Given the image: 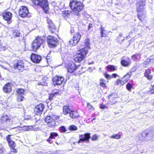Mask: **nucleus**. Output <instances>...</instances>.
Masks as SVG:
<instances>
[{
	"mask_svg": "<svg viewBox=\"0 0 154 154\" xmlns=\"http://www.w3.org/2000/svg\"><path fill=\"white\" fill-rule=\"evenodd\" d=\"M145 0H139L136 4L137 11L139 19L142 21L145 17L144 11Z\"/></svg>",
	"mask_w": 154,
	"mask_h": 154,
	"instance_id": "f257e3e1",
	"label": "nucleus"
},
{
	"mask_svg": "<svg viewBox=\"0 0 154 154\" xmlns=\"http://www.w3.org/2000/svg\"><path fill=\"white\" fill-rule=\"evenodd\" d=\"M70 7L72 11L76 15L79 16V12L83 9L84 5L77 1L73 0L69 3Z\"/></svg>",
	"mask_w": 154,
	"mask_h": 154,
	"instance_id": "f03ea898",
	"label": "nucleus"
},
{
	"mask_svg": "<svg viewBox=\"0 0 154 154\" xmlns=\"http://www.w3.org/2000/svg\"><path fill=\"white\" fill-rule=\"evenodd\" d=\"M86 48H82L78 51L76 54L73 56V60L76 62H79L82 60L88 53Z\"/></svg>",
	"mask_w": 154,
	"mask_h": 154,
	"instance_id": "7ed1b4c3",
	"label": "nucleus"
},
{
	"mask_svg": "<svg viewBox=\"0 0 154 154\" xmlns=\"http://www.w3.org/2000/svg\"><path fill=\"white\" fill-rule=\"evenodd\" d=\"M45 40V38L44 37L39 36L36 37L32 44L33 50L35 51L38 49L43 44Z\"/></svg>",
	"mask_w": 154,
	"mask_h": 154,
	"instance_id": "20e7f679",
	"label": "nucleus"
},
{
	"mask_svg": "<svg viewBox=\"0 0 154 154\" xmlns=\"http://www.w3.org/2000/svg\"><path fill=\"white\" fill-rule=\"evenodd\" d=\"M33 3L41 7L46 13L48 12L49 7L47 0H34Z\"/></svg>",
	"mask_w": 154,
	"mask_h": 154,
	"instance_id": "39448f33",
	"label": "nucleus"
},
{
	"mask_svg": "<svg viewBox=\"0 0 154 154\" xmlns=\"http://www.w3.org/2000/svg\"><path fill=\"white\" fill-rule=\"evenodd\" d=\"M27 64H28L27 62H24L21 60H19L14 64V66L15 69H17L19 70L22 71L26 69L27 67Z\"/></svg>",
	"mask_w": 154,
	"mask_h": 154,
	"instance_id": "423d86ee",
	"label": "nucleus"
},
{
	"mask_svg": "<svg viewBox=\"0 0 154 154\" xmlns=\"http://www.w3.org/2000/svg\"><path fill=\"white\" fill-rule=\"evenodd\" d=\"M10 121L14 123H17L19 122V120L17 117L11 118L5 115H3L0 117V123H4L5 122H9Z\"/></svg>",
	"mask_w": 154,
	"mask_h": 154,
	"instance_id": "0eeeda50",
	"label": "nucleus"
},
{
	"mask_svg": "<svg viewBox=\"0 0 154 154\" xmlns=\"http://www.w3.org/2000/svg\"><path fill=\"white\" fill-rule=\"evenodd\" d=\"M47 42L49 47L52 48L56 46L58 40L56 37L48 35L47 37Z\"/></svg>",
	"mask_w": 154,
	"mask_h": 154,
	"instance_id": "6e6552de",
	"label": "nucleus"
},
{
	"mask_svg": "<svg viewBox=\"0 0 154 154\" xmlns=\"http://www.w3.org/2000/svg\"><path fill=\"white\" fill-rule=\"evenodd\" d=\"M19 15L22 17H28L29 11L27 8L25 6H22L20 7L19 12Z\"/></svg>",
	"mask_w": 154,
	"mask_h": 154,
	"instance_id": "1a4fd4ad",
	"label": "nucleus"
},
{
	"mask_svg": "<svg viewBox=\"0 0 154 154\" xmlns=\"http://www.w3.org/2000/svg\"><path fill=\"white\" fill-rule=\"evenodd\" d=\"M90 138V134L86 133L81 134L79 136V140L78 142V143H82L83 142H88Z\"/></svg>",
	"mask_w": 154,
	"mask_h": 154,
	"instance_id": "9d476101",
	"label": "nucleus"
},
{
	"mask_svg": "<svg viewBox=\"0 0 154 154\" xmlns=\"http://www.w3.org/2000/svg\"><path fill=\"white\" fill-rule=\"evenodd\" d=\"M77 67L73 62H69L67 66L68 72L70 73H72L77 69Z\"/></svg>",
	"mask_w": 154,
	"mask_h": 154,
	"instance_id": "9b49d317",
	"label": "nucleus"
},
{
	"mask_svg": "<svg viewBox=\"0 0 154 154\" xmlns=\"http://www.w3.org/2000/svg\"><path fill=\"white\" fill-rule=\"evenodd\" d=\"M10 136L11 135H8L6 137V138L8 142L9 145L10 147L13 149V152H17V150L14 148L16 146L15 143L11 140V139L10 138Z\"/></svg>",
	"mask_w": 154,
	"mask_h": 154,
	"instance_id": "f8f14e48",
	"label": "nucleus"
},
{
	"mask_svg": "<svg viewBox=\"0 0 154 154\" xmlns=\"http://www.w3.org/2000/svg\"><path fill=\"white\" fill-rule=\"evenodd\" d=\"M64 79L61 76H57L54 77L53 80L54 85H60L63 82Z\"/></svg>",
	"mask_w": 154,
	"mask_h": 154,
	"instance_id": "ddd939ff",
	"label": "nucleus"
},
{
	"mask_svg": "<svg viewBox=\"0 0 154 154\" xmlns=\"http://www.w3.org/2000/svg\"><path fill=\"white\" fill-rule=\"evenodd\" d=\"M45 121L48 123V125L49 127H53L55 125L54 120L50 116L46 117L45 119Z\"/></svg>",
	"mask_w": 154,
	"mask_h": 154,
	"instance_id": "4468645a",
	"label": "nucleus"
},
{
	"mask_svg": "<svg viewBox=\"0 0 154 154\" xmlns=\"http://www.w3.org/2000/svg\"><path fill=\"white\" fill-rule=\"evenodd\" d=\"M45 106L42 104H40L36 106L34 109V111L37 115H39L42 113Z\"/></svg>",
	"mask_w": 154,
	"mask_h": 154,
	"instance_id": "2eb2a0df",
	"label": "nucleus"
},
{
	"mask_svg": "<svg viewBox=\"0 0 154 154\" xmlns=\"http://www.w3.org/2000/svg\"><path fill=\"white\" fill-rule=\"evenodd\" d=\"M2 16L4 19L8 21V22L10 23L12 16V14L9 12H4L2 14Z\"/></svg>",
	"mask_w": 154,
	"mask_h": 154,
	"instance_id": "dca6fc26",
	"label": "nucleus"
},
{
	"mask_svg": "<svg viewBox=\"0 0 154 154\" xmlns=\"http://www.w3.org/2000/svg\"><path fill=\"white\" fill-rule=\"evenodd\" d=\"M32 61L35 63H39L41 61L42 58L41 57L35 54H32L31 56Z\"/></svg>",
	"mask_w": 154,
	"mask_h": 154,
	"instance_id": "f3484780",
	"label": "nucleus"
},
{
	"mask_svg": "<svg viewBox=\"0 0 154 154\" xmlns=\"http://www.w3.org/2000/svg\"><path fill=\"white\" fill-rule=\"evenodd\" d=\"M47 23L48 24V26L49 29L51 30L52 32H53L56 29V28L52 23V21L49 18H48L47 20Z\"/></svg>",
	"mask_w": 154,
	"mask_h": 154,
	"instance_id": "a211bd4d",
	"label": "nucleus"
},
{
	"mask_svg": "<svg viewBox=\"0 0 154 154\" xmlns=\"http://www.w3.org/2000/svg\"><path fill=\"white\" fill-rule=\"evenodd\" d=\"M132 73V72L130 71L123 76L122 79L123 82V84H124L127 82L130 79Z\"/></svg>",
	"mask_w": 154,
	"mask_h": 154,
	"instance_id": "6ab92c4d",
	"label": "nucleus"
},
{
	"mask_svg": "<svg viewBox=\"0 0 154 154\" xmlns=\"http://www.w3.org/2000/svg\"><path fill=\"white\" fill-rule=\"evenodd\" d=\"M12 86V84L10 83H7L3 88L4 91L6 93L11 91Z\"/></svg>",
	"mask_w": 154,
	"mask_h": 154,
	"instance_id": "aec40b11",
	"label": "nucleus"
},
{
	"mask_svg": "<svg viewBox=\"0 0 154 154\" xmlns=\"http://www.w3.org/2000/svg\"><path fill=\"white\" fill-rule=\"evenodd\" d=\"M101 37H106L107 34L106 31L105 30V28L103 27L101 25L100 27Z\"/></svg>",
	"mask_w": 154,
	"mask_h": 154,
	"instance_id": "412c9836",
	"label": "nucleus"
},
{
	"mask_svg": "<svg viewBox=\"0 0 154 154\" xmlns=\"http://www.w3.org/2000/svg\"><path fill=\"white\" fill-rule=\"evenodd\" d=\"M81 37L80 34L78 33H76L74 35L72 39L75 41V43L76 42L78 43Z\"/></svg>",
	"mask_w": 154,
	"mask_h": 154,
	"instance_id": "4be33fe9",
	"label": "nucleus"
},
{
	"mask_svg": "<svg viewBox=\"0 0 154 154\" xmlns=\"http://www.w3.org/2000/svg\"><path fill=\"white\" fill-rule=\"evenodd\" d=\"M71 110L69 109L68 106H64L63 107V113L64 114L66 115L69 113Z\"/></svg>",
	"mask_w": 154,
	"mask_h": 154,
	"instance_id": "5701e85b",
	"label": "nucleus"
},
{
	"mask_svg": "<svg viewBox=\"0 0 154 154\" xmlns=\"http://www.w3.org/2000/svg\"><path fill=\"white\" fill-rule=\"evenodd\" d=\"M78 112L76 111L71 110L69 113L70 117L73 118H75L79 116Z\"/></svg>",
	"mask_w": 154,
	"mask_h": 154,
	"instance_id": "b1692460",
	"label": "nucleus"
},
{
	"mask_svg": "<svg viewBox=\"0 0 154 154\" xmlns=\"http://www.w3.org/2000/svg\"><path fill=\"white\" fill-rule=\"evenodd\" d=\"M84 43L86 48H86L87 50H88V48L89 49L90 48V41L89 39L87 38L85 39V40Z\"/></svg>",
	"mask_w": 154,
	"mask_h": 154,
	"instance_id": "393cba45",
	"label": "nucleus"
},
{
	"mask_svg": "<svg viewBox=\"0 0 154 154\" xmlns=\"http://www.w3.org/2000/svg\"><path fill=\"white\" fill-rule=\"evenodd\" d=\"M121 64L124 66H127L129 65L131 63L129 61H126L125 60H122L121 61Z\"/></svg>",
	"mask_w": 154,
	"mask_h": 154,
	"instance_id": "a878e982",
	"label": "nucleus"
},
{
	"mask_svg": "<svg viewBox=\"0 0 154 154\" xmlns=\"http://www.w3.org/2000/svg\"><path fill=\"white\" fill-rule=\"evenodd\" d=\"M20 33L19 31L16 30L13 32V37L15 38L17 37L20 36Z\"/></svg>",
	"mask_w": 154,
	"mask_h": 154,
	"instance_id": "bb28decb",
	"label": "nucleus"
},
{
	"mask_svg": "<svg viewBox=\"0 0 154 154\" xmlns=\"http://www.w3.org/2000/svg\"><path fill=\"white\" fill-rule=\"evenodd\" d=\"M24 90L23 89H18L17 90L19 96L24 94Z\"/></svg>",
	"mask_w": 154,
	"mask_h": 154,
	"instance_id": "cd10ccee",
	"label": "nucleus"
},
{
	"mask_svg": "<svg viewBox=\"0 0 154 154\" xmlns=\"http://www.w3.org/2000/svg\"><path fill=\"white\" fill-rule=\"evenodd\" d=\"M58 134L57 133L54 132H52L50 134V138L51 139H55L56 137H57Z\"/></svg>",
	"mask_w": 154,
	"mask_h": 154,
	"instance_id": "c85d7f7f",
	"label": "nucleus"
},
{
	"mask_svg": "<svg viewBox=\"0 0 154 154\" xmlns=\"http://www.w3.org/2000/svg\"><path fill=\"white\" fill-rule=\"evenodd\" d=\"M121 135L118 134H115L112 135L110 137L113 139H119L120 138Z\"/></svg>",
	"mask_w": 154,
	"mask_h": 154,
	"instance_id": "c756f323",
	"label": "nucleus"
},
{
	"mask_svg": "<svg viewBox=\"0 0 154 154\" xmlns=\"http://www.w3.org/2000/svg\"><path fill=\"white\" fill-rule=\"evenodd\" d=\"M105 81L103 79H101L100 81V86L103 87H106V84L104 83Z\"/></svg>",
	"mask_w": 154,
	"mask_h": 154,
	"instance_id": "7c9ffc66",
	"label": "nucleus"
},
{
	"mask_svg": "<svg viewBox=\"0 0 154 154\" xmlns=\"http://www.w3.org/2000/svg\"><path fill=\"white\" fill-rule=\"evenodd\" d=\"M106 68L108 70L109 69V71H114L116 69L115 66H113L109 65Z\"/></svg>",
	"mask_w": 154,
	"mask_h": 154,
	"instance_id": "2f4dec72",
	"label": "nucleus"
},
{
	"mask_svg": "<svg viewBox=\"0 0 154 154\" xmlns=\"http://www.w3.org/2000/svg\"><path fill=\"white\" fill-rule=\"evenodd\" d=\"M75 42L74 40L72 39L69 41V44L71 46L75 45L77 43L76 42L75 43Z\"/></svg>",
	"mask_w": 154,
	"mask_h": 154,
	"instance_id": "473e14b6",
	"label": "nucleus"
},
{
	"mask_svg": "<svg viewBox=\"0 0 154 154\" xmlns=\"http://www.w3.org/2000/svg\"><path fill=\"white\" fill-rule=\"evenodd\" d=\"M69 129L70 130L75 131L77 129V128L75 125H72L69 127Z\"/></svg>",
	"mask_w": 154,
	"mask_h": 154,
	"instance_id": "72a5a7b5",
	"label": "nucleus"
},
{
	"mask_svg": "<svg viewBox=\"0 0 154 154\" xmlns=\"http://www.w3.org/2000/svg\"><path fill=\"white\" fill-rule=\"evenodd\" d=\"M98 136L94 134L92 136L91 139L92 140L94 141L97 140L98 139Z\"/></svg>",
	"mask_w": 154,
	"mask_h": 154,
	"instance_id": "f704fd0d",
	"label": "nucleus"
},
{
	"mask_svg": "<svg viewBox=\"0 0 154 154\" xmlns=\"http://www.w3.org/2000/svg\"><path fill=\"white\" fill-rule=\"evenodd\" d=\"M60 131L61 132H65L66 131V129L65 126H62L60 128Z\"/></svg>",
	"mask_w": 154,
	"mask_h": 154,
	"instance_id": "c9c22d12",
	"label": "nucleus"
},
{
	"mask_svg": "<svg viewBox=\"0 0 154 154\" xmlns=\"http://www.w3.org/2000/svg\"><path fill=\"white\" fill-rule=\"evenodd\" d=\"M151 73V70L150 69H148L146 70L145 74L144 76L145 77H146L148 75H150V73Z\"/></svg>",
	"mask_w": 154,
	"mask_h": 154,
	"instance_id": "e433bc0d",
	"label": "nucleus"
},
{
	"mask_svg": "<svg viewBox=\"0 0 154 154\" xmlns=\"http://www.w3.org/2000/svg\"><path fill=\"white\" fill-rule=\"evenodd\" d=\"M120 83L122 85H123V82L122 80H120V79H117L115 82V84L117 85H118Z\"/></svg>",
	"mask_w": 154,
	"mask_h": 154,
	"instance_id": "4c0bfd02",
	"label": "nucleus"
},
{
	"mask_svg": "<svg viewBox=\"0 0 154 154\" xmlns=\"http://www.w3.org/2000/svg\"><path fill=\"white\" fill-rule=\"evenodd\" d=\"M132 87V85L131 84H127L126 86L127 89L128 90L130 91L131 89V88Z\"/></svg>",
	"mask_w": 154,
	"mask_h": 154,
	"instance_id": "58836bf2",
	"label": "nucleus"
},
{
	"mask_svg": "<svg viewBox=\"0 0 154 154\" xmlns=\"http://www.w3.org/2000/svg\"><path fill=\"white\" fill-rule=\"evenodd\" d=\"M104 75L105 77L107 79H110L112 78V75H109L106 73H105V74H104Z\"/></svg>",
	"mask_w": 154,
	"mask_h": 154,
	"instance_id": "ea45409f",
	"label": "nucleus"
},
{
	"mask_svg": "<svg viewBox=\"0 0 154 154\" xmlns=\"http://www.w3.org/2000/svg\"><path fill=\"white\" fill-rule=\"evenodd\" d=\"M138 56H140V54H135L133 55L132 56V58L134 60H135L137 59V57Z\"/></svg>",
	"mask_w": 154,
	"mask_h": 154,
	"instance_id": "a19ab883",
	"label": "nucleus"
},
{
	"mask_svg": "<svg viewBox=\"0 0 154 154\" xmlns=\"http://www.w3.org/2000/svg\"><path fill=\"white\" fill-rule=\"evenodd\" d=\"M148 93L150 94H152L154 93V89L152 88L148 91Z\"/></svg>",
	"mask_w": 154,
	"mask_h": 154,
	"instance_id": "79ce46f5",
	"label": "nucleus"
},
{
	"mask_svg": "<svg viewBox=\"0 0 154 154\" xmlns=\"http://www.w3.org/2000/svg\"><path fill=\"white\" fill-rule=\"evenodd\" d=\"M5 149L2 146H0V154H3Z\"/></svg>",
	"mask_w": 154,
	"mask_h": 154,
	"instance_id": "37998d69",
	"label": "nucleus"
},
{
	"mask_svg": "<svg viewBox=\"0 0 154 154\" xmlns=\"http://www.w3.org/2000/svg\"><path fill=\"white\" fill-rule=\"evenodd\" d=\"M138 137L140 140H143L144 139V137L142 134H139L138 135Z\"/></svg>",
	"mask_w": 154,
	"mask_h": 154,
	"instance_id": "c03bdc74",
	"label": "nucleus"
},
{
	"mask_svg": "<svg viewBox=\"0 0 154 154\" xmlns=\"http://www.w3.org/2000/svg\"><path fill=\"white\" fill-rule=\"evenodd\" d=\"M71 12L69 11H66L63 12V14L66 15H69Z\"/></svg>",
	"mask_w": 154,
	"mask_h": 154,
	"instance_id": "a18cd8bd",
	"label": "nucleus"
},
{
	"mask_svg": "<svg viewBox=\"0 0 154 154\" xmlns=\"http://www.w3.org/2000/svg\"><path fill=\"white\" fill-rule=\"evenodd\" d=\"M22 130L25 131H29V128L28 126L24 127L23 128Z\"/></svg>",
	"mask_w": 154,
	"mask_h": 154,
	"instance_id": "49530a36",
	"label": "nucleus"
},
{
	"mask_svg": "<svg viewBox=\"0 0 154 154\" xmlns=\"http://www.w3.org/2000/svg\"><path fill=\"white\" fill-rule=\"evenodd\" d=\"M24 97H23L22 95L19 96V97H18V100H19L20 99L21 101H22L23 100Z\"/></svg>",
	"mask_w": 154,
	"mask_h": 154,
	"instance_id": "de8ad7c7",
	"label": "nucleus"
},
{
	"mask_svg": "<svg viewBox=\"0 0 154 154\" xmlns=\"http://www.w3.org/2000/svg\"><path fill=\"white\" fill-rule=\"evenodd\" d=\"M146 77L147 78V79H148V80H151L152 78V75H148L147 76H146Z\"/></svg>",
	"mask_w": 154,
	"mask_h": 154,
	"instance_id": "09e8293b",
	"label": "nucleus"
},
{
	"mask_svg": "<svg viewBox=\"0 0 154 154\" xmlns=\"http://www.w3.org/2000/svg\"><path fill=\"white\" fill-rule=\"evenodd\" d=\"M47 83L46 82H44L43 83H42L41 82H40L39 83H38V85H47Z\"/></svg>",
	"mask_w": 154,
	"mask_h": 154,
	"instance_id": "8fccbe9b",
	"label": "nucleus"
},
{
	"mask_svg": "<svg viewBox=\"0 0 154 154\" xmlns=\"http://www.w3.org/2000/svg\"><path fill=\"white\" fill-rule=\"evenodd\" d=\"M150 61V59H147V60L144 62V64H147V63H148Z\"/></svg>",
	"mask_w": 154,
	"mask_h": 154,
	"instance_id": "3c124183",
	"label": "nucleus"
},
{
	"mask_svg": "<svg viewBox=\"0 0 154 154\" xmlns=\"http://www.w3.org/2000/svg\"><path fill=\"white\" fill-rule=\"evenodd\" d=\"M29 128V130H33V128H34V126H28Z\"/></svg>",
	"mask_w": 154,
	"mask_h": 154,
	"instance_id": "603ef678",
	"label": "nucleus"
},
{
	"mask_svg": "<svg viewBox=\"0 0 154 154\" xmlns=\"http://www.w3.org/2000/svg\"><path fill=\"white\" fill-rule=\"evenodd\" d=\"M46 60L47 61V63H48V62H50L51 60H50V58L49 57V56H48V55H47L46 57Z\"/></svg>",
	"mask_w": 154,
	"mask_h": 154,
	"instance_id": "864d4df0",
	"label": "nucleus"
},
{
	"mask_svg": "<svg viewBox=\"0 0 154 154\" xmlns=\"http://www.w3.org/2000/svg\"><path fill=\"white\" fill-rule=\"evenodd\" d=\"M51 139L50 138V137H49V138L47 140V141L49 143L51 144V143H53V141L51 140Z\"/></svg>",
	"mask_w": 154,
	"mask_h": 154,
	"instance_id": "5fc2aeb1",
	"label": "nucleus"
},
{
	"mask_svg": "<svg viewBox=\"0 0 154 154\" xmlns=\"http://www.w3.org/2000/svg\"><path fill=\"white\" fill-rule=\"evenodd\" d=\"M40 130V128L39 127L35 128L34 127L33 130L34 131H38Z\"/></svg>",
	"mask_w": 154,
	"mask_h": 154,
	"instance_id": "6e6d98bb",
	"label": "nucleus"
},
{
	"mask_svg": "<svg viewBox=\"0 0 154 154\" xmlns=\"http://www.w3.org/2000/svg\"><path fill=\"white\" fill-rule=\"evenodd\" d=\"M112 78H116L118 75L116 74H113L112 75Z\"/></svg>",
	"mask_w": 154,
	"mask_h": 154,
	"instance_id": "4d7b16f0",
	"label": "nucleus"
},
{
	"mask_svg": "<svg viewBox=\"0 0 154 154\" xmlns=\"http://www.w3.org/2000/svg\"><path fill=\"white\" fill-rule=\"evenodd\" d=\"M87 106L89 109H91L92 108V106L89 103H87Z\"/></svg>",
	"mask_w": 154,
	"mask_h": 154,
	"instance_id": "13d9d810",
	"label": "nucleus"
},
{
	"mask_svg": "<svg viewBox=\"0 0 154 154\" xmlns=\"http://www.w3.org/2000/svg\"><path fill=\"white\" fill-rule=\"evenodd\" d=\"M106 106L105 105H101L100 106V108L101 109H104L106 108Z\"/></svg>",
	"mask_w": 154,
	"mask_h": 154,
	"instance_id": "bf43d9fd",
	"label": "nucleus"
},
{
	"mask_svg": "<svg viewBox=\"0 0 154 154\" xmlns=\"http://www.w3.org/2000/svg\"><path fill=\"white\" fill-rule=\"evenodd\" d=\"M59 94V93L58 92H53V93H52V94L51 95L52 96V95L53 96H54L56 94Z\"/></svg>",
	"mask_w": 154,
	"mask_h": 154,
	"instance_id": "052dcab7",
	"label": "nucleus"
},
{
	"mask_svg": "<svg viewBox=\"0 0 154 154\" xmlns=\"http://www.w3.org/2000/svg\"><path fill=\"white\" fill-rule=\"evenodd\" d=\"M93 26L92 24L91 23H90L88 26V29H90Z\"/></svg>",
	"mask_w": 154,
	"mask_h": 154,
	"instance_id": "680f3d73",
	"label": "nucleus"
},
{
	"mask_svg": "<svg viewBox=\"0 0 154 154\" xmlns=\"http://www.w3.org/2000/svg\"><path fill=\"white\" fill-rule=\"evenodd\" d=\"M2 46L1 45H0V50L2 51Z\"/></svg>",
	"mask_w": 154,
	"mask_h": 154,
	"instance_id": "e2e57ef3",
	"label": "nucleus"
},
{
	"mask_svg": "<svg viewBox=\"0 0 154 154\" xmlns=\"http://www.w3.org/2000/svg\"><path fill=\"white\" fill-rule=\"evenodd\" d=\"M112 95H113V94H112V95H110L109 96V99H110L112 97Z\"/></svg>",
	"mask_w": 154,
	"mask_h": 154,
	"instance_id": "0e129e2a",
	"label": "nucleus"
},
{
	"mask_svg": "<svg viewBox=\"0 0 154 154\" xmlns=\"http://www.w3.org/2000/svg\"><path fill=\"white\" fill-rule=\"evenodd\" d=\"M9 154H13V152H11Z\"/></svg>",
	"mask_w": 154,
	"mask_h": 154,
	"instance_id": "69168bd1",
	"label": "nucleus"
},
{
	"mask_svg": "<svg viewBox=\"0 0 154 154\" xmlns=\"http://www.w3.org/2000/svg\"><path fill=\"white\" fill-rule=\"evenodd\" d=\"M151 86L152 87V88H153L154 89V85H151Z\"/></svg>",
	"mask_w": 154,
	"mask_h": 154,
	"instance_id": "338daca9",
	"label": "nucleus"
},
{
	"mask_svg": "<svg viewBox=\"0 0 154 154\" xmlns=\"http://www.w3.org/2000/svg\"><path fill=\"white\" fill-rule=\"evenodd\" d=\"M71 33H73V30H71Z\"/></svg>",
	"mask_w": 154,
	"mask_h": 154,
	"instance_id": "774afa93",
	"label": "nucleus"
}]
</instances>
